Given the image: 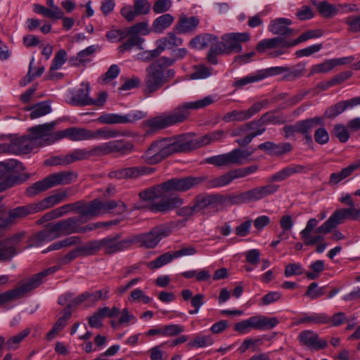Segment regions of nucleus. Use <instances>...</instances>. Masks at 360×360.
<instances>
[{
	"label": "nucleus",
	"mask_w": 360,
	"mask_h": 360,
	"mask_svg": "<svg viewBox=\"0 0 360 360\" xmlns=\"http://www.w3.org/2000/svg\"><path fill=\"white\" fill-rule=\"evenodd\" d=\"M207 177L202 176H188L182 178H172L165 182L156 184L139 193V195L143 200H153L149 206L153 212L167 213L176 209L184 204V200L173 192L184 193L202 184Z\"/></svg>",
	"instance_id": "obj_1"
},
{
	"label": "nucleus",
	"mask_w": 360,
	"mask_h": 360,
	"mask_svg": "<svg viewBox=\"0 0 360 360\" xmlns=\"http://www.w3.org/2000/svg\"><path fill=\"white\" fill-rule=\"evenodd\" d=\"M215 96H207L195 101L185 102L169 112L150 118L145 124L153 130H160L185 122L191 115V110L204 108L215 102Z\"/></svg>",
	"instance_id": "obj_2"
},
{
	"label": "nucleus",
	"mask_w": 360,
	"mask_h": 360,
	"mask_svg": "<svg viewBox=\"0 0 360 360\" xmlns=\"http://www.w3.org/2000/svg\"><path fill=\"white\" fill-rule=\"evenodd\" d=\"M68 212H77L82 217L91 218L95 216L110 212L115 209V213L122 214L127 210L125 203L122 201L108 200L101 201L99 199H95L89 204H86L82 200L74 203L66 204Z\"/></svg>",
	"instance_id": "obj_3"
},
{
	"label": "nucleus",
	"mask_w": 360,
	"mask_h": 360,
	"mask_svg": "<svg viewBox=\"0 0 360 360\" xmlns=\"http://www.w3.org/2000/svg\"><path fill=\"white\" fill-rule=\"evenodd\" d=\"M82 222L81 217H72L55 224H49L31 238V245L37 247L44 242H49L63 236L77 233V224Z\"/></svg>",
	"instance_id": "obj_4"
},
{
	"label": "nucleus",
	"mask_w": 360,
	"mask_h": 360,
	"mask_svg": "<svg viewBox=\"0 0 360 360\" xmlns=\"http://www.w3.org/2000/svg\"><path fill=\"white\" fill-rule=\"evenodd\" d=\"M91 255L102 250L105 255H112L131 247L130 236L122 239V234L110 235L99 240L87 242Z\"/></svg>",
	"instance_id": "obj_5"
},
{
	"label": "nucleus",
	"mask_w": 360,
	"mask_h": 360,
	"mask_svg": "<svg viewBox=\"0 0 360 360\" xmlns=\"http://www.w3.org/2000/svg\"><path fill=\"white\" fill-rule=\"evenodd\" d=\"M24 169L22 164L16 160L11 159L0 162V192L27 181L30 178L29 174H19Z\"/></svg>",
	"instance_id": "obj_6"
},
{
	"label": "nucleus",
	"mask_w": 360,
	"mask_h": 360,
	"mask_svg": "<svg viewBox=\"0 0 360 360\" xmlns=\"http://www.w3.org/2000/svg\"><path fill=\"white\" fill-rule=\"evenodd\" d=\"M146 75L144 79L146 94H151L158 91L164 84L168 83L175 76L174 69L169 71H161L155 67L150 65L146 70Z\"/></svg>",
	"instance_id": "obj_7"
},
{
	"label": "nucleus",
	"mask_w": 360,
	"mask_h": 360,
	"mask_svg": "<svg viewBox=\"0 0 360 360\" xmlns=\"http://www.w3.org/2000/svg\"><path fill=\"white\" fill-rule=\"evenodd\" d=\"M59 268L57 266L49 267L37 274H34L29 279H27L26 282L21 284L18 287L6 291L8 302L13 300L20 299L27 293L37 288L43 283V280L46 276L54 273Z\"/></svg>",
	"instance_id": "obj_8"
},
{
	"label": "nucleus",
	"mask_w": 360,
	"mask_h": 360,
	"mask_svg": "<svg viewBox=\"0 0 360 360\" xmlns=\"http://www.w3.org/2000/svg\"><path fill=\"white\" fill-rule=\"evenodd\" d=\"M278 189L279 186L278 185L268 184L254 188L238 195H229L231 206L233 205L247 204L259 200L267 195L274 194Z\"/></svg>",
	"instance_id": "obj_9"
},
{
	"label": "nucleus",
	"mask_w": 360,
	"mask_h": 360,
	"mask_svg": "<svg viewBox=\"0 0 360 360\" xmlns=\"http://www.w3.org/2000/svg\"><path fill=\"white\" fill-rule=\"evenodd\" d=\"M360 217V208L354 207L336 210L323 224L316 229V233L326 234L338 225L342 224L346 219L357 220Z\"/></svg>",
	"instance_id": "obj_10"
},
{
	"label": "nucleus",
	"mask_w": 360,
	"mask_h": 360,
	"mask_svg": "<svg viewBox=\"0 0 360 360\" xmlns=\"http://www.w3.org/2000/svg\"><path fill=\"white\" fill-rule=\"evenodd\" d=\"M193 203L195 205L197 212L207 207H212L214 211L218 212L222 210L225 207L231 206L230 195L220 193L198 194L193 199Z\"/></svg>",
	"instance_id": "obj_11"
},
{
	"label": "nucleus",
	"mask_w": 360,
	"mask_h": 360,
	"mask_svg": "<svg viewBox=\"0 0 360 360\" xmlns=\"http://www.w3.org/2000/svg\"><path fill=\"white\" fill-rule=\"evenodd\" d=\"M170 230L165 226L154 227L150 231L130 236L131 246L138 245L139 247L153 248L164 238L168 236Z\"/></svg>",
	"instance_id": "obj_12"
},
{
	"label": "nucleus",
	"mask_w": 360,
	"mask_h": 360,
	"mask_svg": "<svg viewBox=\"0 0 360 360\" xmlns=\"http://www.w3.org/2000/svg\"><path fill=\"white\" fill-rule=\"evenodd\" d=\"M255 150V149L243 150L240 148H236L227 153L209 157L205 160V162L217 167L231 165H240L243 163V160L252 155Z\"/></svg>",
	"instance_id": "obj_13"
},
{
	"label": "nucleus",
	"mask_w": 360,
	"mask_h": 360,
	"mask_svg": "<svg viewBox=\"0 0 360 360\" xmlns=\"http://www.w3.org/2000/svg\"><path fill=\"white\" fill-rule=\"evenodd\" d=\"M162 160L176 153H187L192 150L191 139L186 135L160 139Z\"/></svg>",
	"instance_id": "obj_14"
},
{
	"label": "nucleus",
	"mask_w": 360,
	"mask_h": 360,
	"mask_svg": "<svg viewBox=\"0 0 360 360\" xmlns=\"http://www.w3.org/2000/svg\"><path fill=\"white\" fill-rule=\"evenodd\" d=\"M32 214L31 208L27 205L19 206L6 211L4 205H0V230L9 229L18 220Z\"/></svg>",
	"instance_id": "obj_15"
},
{
	"label": "nucleus",
	"mask_w": 360,
	"mask_h": 360,
	"mask_svg": "<svg viewBox=\"0 0 360 360\" xmlns=\"http://www.w3.org/2000/svg\"><path fill=\"white\" fill-rule=\"evenodd\" d=\"M146 117V113L137 110L129 112L125 115H119L115 113H105L101 115L98 119V122L105 124H132Z\"/></svg>",
	"instance_id": "obj_16"
},
{
	"label": "nucleus",
	"mask_w": 360,
	"mask_h": 360,
	"mask_svg": "<svg viewBox=\"0 0 360 360\" xmlns=\"http://www.w3.org/2000/svg\"><path fill=\"white\" fill-rule=\"evenodd\" d=\"M155 170V168L146 166L126 167L111 171L108 174V177L115 179H136L141 176L151 174Z\"/></svg>",
	"instance_id": "obj_17"
},
{
	"label": "nucleus",
	"mask_w": 360,
	"mask_h": 360,
	"mask_svg": "<svg viewBox=\"0 0 360 360\" xmlns=\"http://www.w3.org/2000/svg\"><path fill=\"white\" fill-rule=\"evenodd\" d=\"M247 176L245 168L242 167L230 170L228 172L212 179H208L207 176H205L207 177V180H205V182L206 183L205 186L207 188H214L227 186L233 180L238 178H243ZM202 183H204V181Z\"/></svg>",
	"instance_id": "obj_18"
},
{
	"label": "nucleus",
	"mask_w": 360,
	"mask_h": 360,
	"mask_svg": "<svg viewBox=\"0 0 360 360\" xmlns=\"http://www.w3.org/2000/svg\"><path fill=\"white\" fill-rule=\"evenodd\" d=\"M37 147L36 141L29 134L11 140L8 146L5 145L6 150L4 152L9 151L14 154H27Z\"/></svg>",
	"instance_id": "obj_19"
},
{
	"label": "nucleus",
	"mask_w": 360,
	"mask_h": 360,
	"mask_svg": "<svg viewBox=\"0 0 360 360\" xmlns=\"http://www.w3.org/2000/svg\"><path fill=\"white\" fill-rule=\"evenodd\" d=\"M221 39L227 53H240L242 51L241 43L250 41V34L248 32H232L224 34Z\"/></svg>",
	"instance_id": "obj_20"
},
{
	"label": "nucleus",
	"mask_w": 360,
	"mask_h": 360,
	"mask_svg": "<svg viewBox=\"0 0 360 360\" xmlns=\"http://www.w3.org/2000/svg\"><path fill=\"white\" fill-rule=\"evenodd\" d=\"M65 137L68 138L72 141L91 140V130L75 127H69L56 132L55 134L52 136V140L49 143H53Z\"/></svg>",
	"instance_id": "obj_21"
},
{
	"label": "nucleus",
	"mask_w": 360,
	"mask_h": 360,
	"mask_svg": "<svg viewBox=\"0 0 360 360\" xmlns=\"http://www.w3.org/2000/svg\"><path fill=\"white\" fill-rule=\"evenodd\" d=\"M68 191H70V188L60 191L53 195L44 198L42 200L36 204H32L27 206L31 208L32 214L52 207L65 201L68 198Z\"/></svg>",
	"instance_id": "obj_22"
},
{
	"label": "nucleus",
	"mask_w": 360,
	"mask_h": 360,
	"mask_svg": "<svg viewBox=\"0 0 360 360\" xmlns=\"http://www.w3.org/2000/svg\"><path fill=\"white\" fill-rule=\"evenodd\" d=\"M297 339L300 345L311 349L319 350L326 348L328 345L326 340L320 339L319 335L311 330H305L300 332Z\"/></svg>",
	"instance_id": "obj_23"
},
{
	"label": "nucleus",
	"mask_w": 360,
	"mask_h": 360,
	"mask_svg": "<svg viewBox=\"0 0 360 360\" xmlns=\"http://www.w3.org/2000/svg\"><path fill=\"white\" fill-rule=\"evenodd\" d=\"M56 124V121H53L33 127L29 129L30 136L33 139H34V141H36V143L38 146L39 140L42 139L44 137H46V139L44 140L46 142V144L49 145L52 143L49 142L52 140V136L55 134V133H52V131Z\"/></svg>",
	"instance_id": "obj_24"
},
{
	"label": "nucleus",
	"mask_w": 360,
	"mask_h": 360,
	"mask_svg": "<svg viewBox=\"0 0 360 360\" xmlns=\"http://www.w3.org/2000/svg\"><path fill=\"white\" fill-rule=\"evenodd\" d=\"M81 87L77 90L71 92V96L67 103L72 106H87L89 105L90 96L89 93L91 86L89 82H83Z\"/></svg>",
	"instance_id": "obj_25"
},
{
	"label": "nucleus",
	"mask_w": 360,
	"mask_h": 360,
	"mask_svg": "<svg viewBox=\"0 0 360 360\" xmlns=\"http://www.w3.org/2000/svg\"><path fill=\"white\" fill-rule=\"evenodd\" d=\"M258 149L266 152L270 155L281 156L292 150L291 143L288 142L276 143L272 141H266L258 146Z\"/></svg>",
	"instance_id": "obj_26"
},
{
	"label": "nucleus",
	"mask_w": 360,
	"mask_h": 360,
	"mask_svg": "<svg viewBox=\"0 0 360 360\" xmlns=\"http://www.w3.org/2000/svg\"><path fill=\"white\" fill-rule=\"evenodd\" d=\"M360 104V96L349 100L341 101L329 107L324 112L326 118H335L349 108H353Z\"/></svg>",
	"instance_id": "obj_27"
},
{
	"label": "nucleus",
	"mask_w": 360,
	"mask_h": 360,
	"mask_svg": "<svg viewBox=\"0 0 360 360\" xmlns=\"http://www.w3.org/2000/svg\"><path fill=\"white\" fill-rule=\"evenodd\" d=\"M200 24V20L196 16L188 17L181 15L174 26V31L178 34L193 32Z\"/></svg>",
	"instance_id": "obj_28"
},
{
	"label": "nucleus",
	"mask_w": 360,
	"mask_h": 360,
	"mask_svg": "<svg viewBox=\"0 0 360 360\" xmlns=\"http://www.w3.org/2000/svg\"><path fill=\"white\" fill-rule=\"evenodd\" d=\"M306 171V167L304 165L291 164L271 175L268 181L269 182L283 181L293 174L304 173Z\"/></svg>",
	"instance_id": "obj_29"
},
{
	"label": "nucleus",
	"mask_w": 360,
	"mask_h": 360,
	"mask_svg": "<svg viewBox=\"0 0 360 360\" xmlns=\"http://www.w3.org/2000/svg\"><path fill=\"white\" fill-rule=\"evenodd\" d=\"M291 24L292 21L290 19L285 18H276L270 22L268 29L274 34L292 36L294 35V31L288 27Z\"/></svg>",
	"instance_id": "obj_30"
},
{
	"label": "nucleus",
	"mask_w": 360,
	"mask_h": 360,
	"mask_svg": "<svg viewBox=\"0 0 360 360\" xmlns=\"http://www.w3.org/2000/svg\"><path fill=\"white\" fill-rule=\"evenodd\" d=\"M78 175L72 171H62L48 175L51 187L60 185H68L75 182Z\"/></svg>",
	"instance_id": "obj_31"
},
{
	"label": "nucleus",
	"mask_w": 360,
	"mask_h": 360,
	"mask_svg": "<svg viewBox=\"0 0 360 360\" xmlns=\"http://www.w3.org/2000/svg\"><path fill=\"white\" fill-rule=\"evenodd\" d=\"M360 168V160L350 164L347 167L342 169L338 172L332 173L330 176L328 184L330 186H336L340 182L350 176L354 172Z\"/></svg>",
	"instance_id": "obj_32"
},
{
	"label": "nucleus",
	"mask_w": 360,
	"mask_h": 360,
	"mask_svg": "<svg viewBox=\"0 0 360 360\" xmlns=\"http://www.w3.org/2000/svg\"><path fill=\"white\" fill-rule=\"evenodd\" d=\"M225 134V131L221 129H218L210 132L205 136L199 137L196 139H191V145L192 150L202 146L208 145L212 142L220 140Z\"/></svg>",
	"instance_id": "obj_33"
},
{
	"label": "nucleus",
	"mask_w": 360,
	"mask_h": 360,
	"mask_svg": "<svg viewBox=\"0 0 360 360\" xmlns=\"http://www.w3.org/2000/svg\"><path fill=\"white\" fill-rule=\"evenodd\" d=\"M90 255L89 246L87 243H86L85 244L77 246L75 249L58 258V264L60 266L67 265L79 256L86 257Z\"/></svg>",
	"instance_id": "obj_34"
},
{
	"label": "nucleus",
	"mask_w": 360,
	"mask_h": 360,
	"mask_svg": "<svg viewBox=\"0 0 360 360\" xmlns=\"http://www.w3.org/2000/svg\"><path fill=\"white\" fill-rule=\"evenodd\" d=\"M218 37L209 33H204L193 37L188 43V46L195 49H203L214 41H217Z\"/></svg>",
	"instance_id": "obj_35"
},
{
	"label": "nucleus",
	"mask_w": 360,
	"mask_h": 360,
	"mask_svg": "<svg viewBox=\"0 0 360 360\" xmlns=\"http://www.w3.org/2000/svg\"><path fill=\"white\" fill-rule=\"evenodd\" d=\"M160 140L153 142L144 153L143 158L150 164H157L162 160Z\"/></svg>",
	"instance_id": "obj_36"
},
{
	"label": "nucleus",
	"mask_w": 360,
	"mask_h": 360,
	"mask_svg": "<svg viewBox=\"0 0 360 360\" xmlns=\"http://www.w3.org/2000/svg\"><path fill=\"white\" fill-rule=\"evenodd\" d=\"M311 2L316 7L319 13L325 18H332L338 12L337 7L327 1L311 0Z\"/></svg>",
	"instance_id": "obj_37"
},
{
	"label": "nucleus",
	"mask_w": 360,
	"mask_h": 360,
	"mask_svg": "<svg viewBox=\"0 0 360 360\" xmlns=\"http://www.w3.org/2000/svg\"><path fill=\"white\" fill-rule=\"evenodd\" d=\"M25 111H30V117L34 120L44 116L51 112V106L48 101H41L25 108Z\"/></svg>",
	"instance_id": "obj_38"
},
{
	"label": "nucleus",
	"mask_w": 360,
	"mask_h": 360,
	"mask_svg": "<svg viewBox=\"0 0 360 360\" xmlns=\"http://www.w3.org/2000/svg\"><path fill=\"white\" fill-rule=\"evenodd\" d=\"M52 188L48 176L42 180L38 181L27 187L25 190V195L27 197L33 198Z\"/></svg>",
	"instance_id": "obj_39"
},
{
	"label": "nucleus",
	"mask_w": 360,
	"mask_h": 360,
	"mask_svg": "<svg viewBox=\"0 0 360 360\" xmlns=\"http://www.w3.org/2000/svg\"><path fill=\"white\" fill-rule=\"evenodd\" d=\"M109 146L110 153H120L122 155H125L131 153L134 150V145L124 140H115L108 142Z\"/></svg>",
	"instance_id": "obj_40"
},
{
	"label": "nucleus",
	"mask_w": 360,
	"mask_h": 360,
	"mask_svg": "<svg viewBox=\"0 0 360 360\" xmlns=\"http://www.w3.org/2000/svg\"><path fill=\"white\" fill-rule=\"evenodd\" d=\"M128 39L118 46L120 53L123 54L127 51H131L134 47H137L139 49H142V44L144 42V39L140 36L129 35Z\"/></svg>",
	"instance_id": "obj_41"
},
{
	"label": "nucleus",
	"mask_w": 360,
	"mask_h": 360,
	"mask_svg": "<svg viewBox=\"0 0 360 360\" xmlns=\"http://www.w3.org/2000/svg\"><path fill=\"white\" fill-rule=\"evenodd\" d=\"M285 122L286 119L283 115H276L273 111L264 113L259 120L255 121L257 123V127H262L268 124H282Z\"/></svg>",
	"instance_id": "obj_42"
},
{
	"label": "nucleus",
	"mask_w": 360,
	"mask_h": 360,
	"mask_svg": "<svg viewBox=\"0 0 360 360\" xmlns=\"http://www.w3.org/2000/svg\"><path fill=\"white\" fill-rule=\"evenodd\" d=\"M174 20V18L171 14H163L153 21L152 30L155 32L161 33L172 25Z\"/></svg>",
	"instance_id": "obj_43"
},
{
	"label": "nucleus",
	"mask_w": 360,
	"mask_h": 360,
	"mask_svg": "<svg viewBox=\"0 0 360 360\" xmlns=\"http://www.w3.org/2000/svg\"><path fill=\"white\" fill-rule=\"evenodd\" d=\"M330 322V317L325 314H314L304 316L298 319L295 324L300 325L303 323L322 324Z\"/></svg>",
	"instance_id": "obj_44"
},
{
	"label": "nucleus",
	"mask_w": 360,
	"mask_h": 360,
	"mask_svg": "<svg viewBox=\"0 0 360 360\" xmlns=\"http://www.w3.org/2000/svg\"><path fill=\"white\" fill-rule=\"evenodd\" d=\"M322 123V119L319 117L309 118L304 120H300L296 122L298 133L302 134H307L311 131V129L316 125Z\"/></svg>",
	"instance_id": "obj_45"
},
{
	"label": "nucleus",
	"mask_w": 360,
	"mask_h": 360,
	"mask_svg": "<svg viewBox=\"0 0 360 360\" xmlns=\"http://www.w3.org/2000/svg\"><path fill=\"white\" fill-rule=\"evenodd\" d=\"M183 42V39L177 37L174 32H169L165 37L159 39V43L162 44L165 49H173L174 47L181 46Z\"/></svg>",
	"instance_id": "obj_46"
},
{
	"label": "nucleus",
	"mask_w": 360,
	"mask_h": 360,
	"mask_svg": "<svg viewBox=\"0 0 360 360\" xmlns=\"http://www.w3.org/2000/svg\"><path fill=\"white\" fill-rule=\"evenodd\" d=\"M121 135V132L116 129H110L107 128H101L96 131L91 130V139H104L108 140L113 139Z\"/></svg>",
	"instance_id": "obj_47"
},
{
	"label": "nucleus",
	"mask_w": 360,
	"mask_h": 360,
	"mask_svg": "<svg viewBox=\"0 0 360 360\" xmlns=\"http://www.w3.org/2000/svg\"><path fill=\"white\" fill-rule=\"evenodd\" d=\"M90 159L89 149H75L70 153L65 155V162L68 165L76 161H81Z\"/></svg>",
	"instance_id": "obj_48"
},
{
	"label": "nucleus",
	"mask_w": 360,
	"mask_h": 360,
	"mask_svg": "<svg viewBox=\"0 0 360 360\" xmlns=\"http://www.w3.org/2000/svg\"><path fill=\"white\" fill-rule=\"evenodd\" d=\"M16 254V249L9 245L8 241H0V261H10Z\"/></svg>",
	"instance_id": "obj_49"
},
{
	"label": "nucleus",
	"mask_w": 360,
	"mask_h": 360,
	"mask_svg": "<svg viewBox=\"0 0 360 360\" xmlns=\"http://www.w3.org/2000/svg\"><path fill=\"white\" fill-rule=\"evenodd\" d=\"M174 259H175L174 252H167L157 257L155 260L150 262L148 264V266L152 269H158L169 263Z\"/></svg>",
	"instance_id": "obj_50"
},
{
	"label": "nucleus",
	"mask_w": 360,
	"mask_h": 360,
	"mask_svg": "<svg viewBox=\"0 0 360 360\" xmlns=\"http://www.w3.org/2000/svg\"><path fill=\"white\" fill-rule=\"evenodd\" d=\"M304 64L299 63L292 68H288V71L285 72V75L283 76V79L286 81H294L301 77L304 74Z\"/></svg>",
	"instance_id": "obj_51"
},
{
	"label": "nucleus",
	"mask_w": 360,
	"mask_h": 360,
	"mask_svg": "<svg viewBox=\"0 0 360 360\" xmlns=\"http://www.w3.org/2000/svg\"><path fill=\"white\" fill-rule=\"evenodd\" d=\"M288 71V67H271L267 69L259 70L257 71L260 81L268 77L278 75Z\"/></svg>",
	"instance_id": "obj_52"
},
{
	"label": "nucleus",
	"mask_w": 360,
	"mask_h": 360,
	"mask_svg": "<svg viewBox=\"0 0 360 360\" xmlns=\"http://www.w3.org/2000/svg\"><path fill=\"white\" fill-rule=\"evenodd\" d=\"M148 22H141L134 24L129 28L126 29L127 36L133 35V36H139V34L146 35L149 33L148 30Z\"/></svg>",
	"instance_id": "obj_53"
},
{
	"label": "nucleus",
	"mask_w": 360,
	"mask_h": 360,
	"mask_svg": "<svg viewBox=\"0 0 360 360\" xmlns=\"http://www.w3.org/2000/svg\"><path fill=\"white\" fill-rule=\"evenodd\" d=\"M331 134L338 139L341 143L347 142L350 137L347 127L342 124H335Z\"/></svg>",
	"instance_id": "obj_54"
},
{
	"label": "nucleus",
	"mask_w": 360,
	"mask_h": 360,
	"mask_svg": "<svg viewBox=\"0 0 360 360\" xmlns=\"http://www.w3.org/2000/svg\"><path fill=\"white\" fill-rule=\"evenodd\" d=\"M214 340L211 335H197L192 342L188 343L189 347H204L212 345Z\"/></svg>",
	"instance_id": "obj_55"
},
{
	"label": "nucleus",
	"mask_w": 360,
	"mask_h": 360,
	"mask_svg": "<svg viewBox=\"0 0 360 360\" xmlns=\"http://www.w3.org/2000/svg\"><path fill=\"white\" fill-rule=\"evenodd\" d=\"M71 305H67L64 309V314L63 316L59 318L53 325V330H56L58 333L61 331L66 326L67 321L71 318Z\"/></svg>",
	"instance_id": "obj_56"
},
{
	"label": "nucleus",
	"mask_w": 360,
	"mask_h": 360,
	"mask_svg": "<svg viewBox=\"0 0 360 360\" xmlns=\"http://www.w3.org/2000/svg\"><path fill=\"white\" fill-rule=\"evenodd\" d=\"M266 39L269 49L276 48L288 49L291 47L290 41L287 40L283 37H276Z\"/></svg>",
	"instance_id": "obj_57"
},
{
	"label": "nucleus",
	"mask_w": 360,
	"mask_h": 360,
	"mask_svg": "<svg viewBox=\"0 0 360 360\" xmlns=\"http://www.w3.org/2000/svg\"><path fill=\"white\" fill-rule=\"evenodd\" d=\"M67 60V53L64 49H60L58 51L53 60L50 67V72L55 71L56 70L60 69L63 65L66 62Z\"/></svg>",
	"instance_id": "obj_58"
},
{
	"label": "nucleus",
	"mask_w": 360,
	"mask_h": 360,
	"mask_svg": "<svg viewBox=\"0 0 360 360\" xmlns=\"http://www.w3.org/2000/svg\"><path fill=\"white\" fill-rule=\"evenodd\" d=\"M322 35V32L319 30H309L293 41H290L291 47L297 45L298 44L305 41L308 39L320 37Z\"/></svg>",
	"instance_id": "obj_59"
},
{
	"label": "nucleus",
	"mask_w": 360,
	"mask_h": 360,
	"mask_svg": "<svg viewBox=\"0 0 360 360\" xmlns=\"http://www.w3.org/2000/svg\"><path fill=\"white\" fill-rule=\"evenodd\" d=\"M318 284L315 282L311 283L307 288L305 295L311 300H316L326 293V286L317 288Z\"/></svg>",
	"instance_id": "obj_60"
},
{
	"label": "nucleus",
	"mask_w": 360,
	"mask_h": 360,
	"mask_svg": "<svg viewBox=\"0 0 360 360\" xmlns=\"http://www.w3.org/2000/svg\"><path fill=\"white\" fill-rule=\"evenodd\" d=\"M222 120L226 122H241L248 120L245 110H233L226 113Z\"/></svg>",
	"instance_id": "obj_61"
},
{
	"label": "nucleus",
	"mask_w": 360,
	"mask_h": 360,
	"mask_svg": "<svg viewBox=\"0 0 360 360\" xmlns=\"http://www.w3.org/2000/svg\"><path fill=\"white\" fill-rule=\"evenodd\" d=\"M212 75V68L205 65H200L195 66V71L191 75L192 79H205Z\"/></svg>",
	"instance_id": "obj_62"
},
{
	"label": "nucleus",
	"mask_w": 360,
	"mask_h": 360,
	"mask_svg": "<svg viewBox=\"0 0 360 360\" xmlns=\"http://www.w3.org/2000/svg\"><path fill=\"white\" fill-rule=\"evenodd\" d=\"M108 146V142H106L89 149L90 159L110 154Z\"/></svg>",
	"instance_id": "obj_63"
},
{
	"label": "nucleus",
	"mask_w": 360,
	"mask_h": 360,
	"mask_svg": "<svg viewBox=\"0 0 360 360\" xmlns=\"http://www.w3.org/2000/svg\"><path fill=\"white\" fill-rule=\"evenodd\" d=\"M30 330L26 328L9 338L6 343L8 349L16 348L17 345L30 333Z\"/></svg>",
	"instance_id": "obj_64"
}]
</instances>
